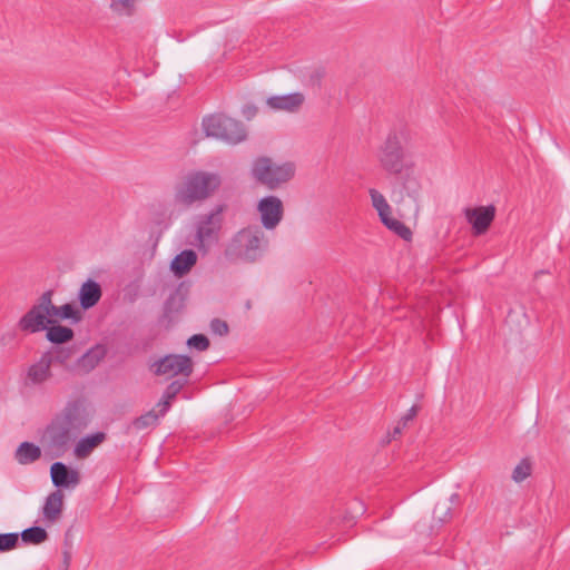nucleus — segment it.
<instances>
[{"label":"nucleus","mask_w":570,"mask_h":570,"mask_svg":"<svg viewBox=\"0 0 570 570\" xmlns=\"http://www.w3.org/2000/svg\"><path fill=\"white\" fill-rule=\"evenodd\" d=\"M197 263V254L193 249L180 252L170 263V269L177 277L185 276Z\"/></svg>","instance_id":"nucleus-16"},{"label":"nucleus","mask_w":570,"mask_h":570,"mask_svg":"<svg viewBox=\"0 0 570 570\" xmlns=\"http://www.w3.org/2000/svg\"><path fill=\"white\" fill-rule=\"evenodd\" d=\"M181 299L178 297V294H173L170 295L166 303H165V312L166 313H171L174 311V307H175V304L178 302V307L175 308V311H178V308L181 307Z\"/></svg>","instance_id":"nucleus-37"},{"label":"nucleus","mask_w":570,"mask_h":570,"mask_svg":"<svg viewBox=\"0 0 570 570\" xmlns=\"http://www.w3.org/2000/svg\"><path fill=\"white\" fill-rule=\"evenodd\" d=\"M570 2V0H568Z\"/></svg>","instance_id":"nucleus-46"},{"label":"nucleus","mask_w":570,"mask_h":570,"mask_svg":"<svg viewBox=\"0 0 570 570\" xmlns=\"http://www.w3.org/2000/svg\"><path fill=\"white\" fill-rule=\"evenodd\" d=\"M257 212L261 215L262 226L272 230L275 229L283 219L284 205L277 196L263 197L257 204Z\"/></svg>","instance_id":"nucleus-9"},{"label":"nucleus","mask_w":570,"mask_h":570,"mask_svg":"<svg viewBox=\"0 0 570 570\" xmlns=\"http://www.w3.org/2000/svg\"><path fill=\"white\" fill-rule=\"evenodd\" d=\"M138 0H110V9L118 16L131 17L136 13Z\"/></svg>","instance_id":"nucleus-26"},{"label":"nucleus","mask_w":570,"mask_h":570,"mask_svg":"<svg viewBox=\"0 0 570 570\" xmlns=\"http://www.w3.org/2000/svg\"><path fill=\"white\" fill-rule=\"evenodd\" d=\"M406 139L404 128L392 129L381 146L379 160L384 170L390 174H401L404 168L403 141Z\"/></svg>","instance_id":"nucleus-6"},{"label":"nucleus","mask_w":570,"mask_h":570,"mask_svg":"<svg viewBox=\"0 0 570 570\" xmlns=\"http://www.w3.org/2000/svg\"><path fill=\"white\" fill-rule=\"evenodd\" d=\"M225 208V205H218L198 222L196 238L199 248H205L217 242L223 223L222 214Z\"/></svg>","instance_id":"nucleus-8"},{"label":"nucleus","mask_w":570,"mask_h":570,"mask_svg":"<svg viewBox=\"0 0 570 570\" xmlns=\"http://www.w3.org/2000/svg\"><path fill=\"white\" fill-rule=\"evenodd\" d=\"M220 177L215 173L195 171L187 176L184 187L177 193V199L184 205L208 198L220 186Z\"/></svg>","instance_id":"nucleus-4"},{"label":"nucleus","mask_w":570,"mask_h":570,"mask_svg":"<svg viewBox=\"0 0 570 570\" xmlns=\"http://www.w3.org/2000/svg\"><path fill=\"white\" fill-rule=\"evenodd\" d=\"M46 331H47V334H46L47 340L49 342H51L52 344H57V345L67 343V342L71 341L75 336V333L70 327L62 326L59 324L56 325L55 323L49 324L48 327L46 328Z\"/></svg>","instance_id":"nucleus-21"},{"label":"nucleus","mask_w":570,"mask_h":570,"mask_svg":"<svg viewBox=\"0 0 570 570\" xmlns=\"http://www.w3.org/2000/svg\"><path fill=\"white\" fill-rule=\"evenodd\" d=\"M150 368L155 375H164L168 379L180 375V379L188 380L194 371V365L187 355L168 354L153 363Z\"/></svg>","instance_id":"nucleus-7"},{"label":"nucleus","mask_w":570,"mask_h":570,"mask_svg":"<svg viewBox=\"0 0 570 570\" xmlns=\"http://www.w3.org/2000/svg\"><path fill=\"white\" fill-rule=\"evenodd\" d=\"M51 364L49 356L42 355L31 364L27 371V380L32 385H40L51 377Z\"/></svg>","instance_id":"nucleus-15"},{"label":"nucleus","mask_w":570,"mask_h":570,"mask_svg":"<svg viewBox=\"0 0 570 570\" xmlns=\"http://www.w3.org/2000/svg\"><path fill=\"white\" fill-rule=\"evenodd\" d=\"M62 570H68L71 562V553L68 550L63 551Z\"/></svg>","instance_id":"nucleus-41"},{"label":"nucleus","mask_w":570,"mask_h":570,"mask_svg":"<svg viewBox=\"0 0 570 570\" xmlns=\"http://www.w3.org/2000/svg\"><path fill=\"white\" fill-rule=\"evenodd\" d=\"M50 476L53 485L58 489L75 487L80 482L79 472L69 468L63 462H55L51 464Z\"/></svg>","instance_id":"nucleus-12"},{"label":"nucleus","mask_w":570,"mask_h":570,"mask_svg":"<svg viewBox=\"0 0 570 570\" xmlns=\"http://www.w3.org/2000/svg\"><path fill=\"white\" fill-rule=\"evenodd\" d=\"M382 223L384 224V226H386L390 230L394 232L402 239L410 240L412 238L411 229L402 222L393 218L392 215H390L387 218H384Z\"/></svg>","instance_id":"nucleus-28"},{"label":"nucleus","mask_w":570,"mask_h":570,"mask_svg":"<svg viewBox=\"0 0 570 570\" xmlns=\"http://www.w3.org/2000/svg\"><path fill=\"white\" fill-rule=\"evenodd\" d=\"M531 474V464L527 459H522L512 472L514 482L520 483Z\"/></svg>","instance_id":"nucleus-30"},{"label":"nucleus","mask_w":570,"mask_h":570,"mask_svg":"<svg viewBox=\"0 0 570 570\" xmlns=\"http://www.w3.org/2000/svg\"><path fill=\"white\" fill-rule=\"evenodd\" d=\"M209 340L204 334H194L187 341V345L197 351H206L209 347Z\"/></svg>","instance_id":"nucleus-32"},{"label":"nucleus","mask_w":570,"mask_h":570,"mask_svg":"<svg viewBox=\"0 0 570 570\" xmlns=\"http://www.w3.org/2000/svg\"><path fill=\"white\" fill-rule=\"evenodd\" d=\"M61 320H70L72 323H78L82 320V314L79 309H77L72 304L67 303L60 306V316Z\"/></svg>","instance_id":"nucleus-29"},{"label":"nucleus","mask_w":570,"mask_h":570,"mask_svg":"<svg viewBox=\"0 0 570 570\" xmlns=\"http://www.w3.org/2000/svg\"><path fill=\"white\" fill-rule=\"evenodd\" d=\"M459 501H460V495L458 493L451 494V497H450L451 503L455 504V503H459Z\"/></svg>","instance_id":"nucleus-43"},{"label":"nucleus","mask_w":570,"mask_h":570,"mask_svg":"<svg viewBox=\"0 0 570 570\" xmlns=\"http://www.w3.org/2000/svg\"><path fill=\"white\" fill-rule=\"evenodd\" d=\"M323 71L322 70H315L312 75H311V80L316 83L317 86H320L321 83V79L323 77Z\"/></svg>","instance_id":"nucleus-42"},{"label":"nucleus","mask_w":570,"mask_h":570,"mask_svg":"<svg viewBox=\"0 0 570 570\" xmlns=\"http://www.w3.org/2000/svg\"><path fill=\"white\" fill-rule=\"evenodd\" d=\"M544 273H546L544 271L535 272L534 277L537 278L539 275L544 274Z\"/></svg>","instance_id":"nucleus-44"},{"label":"nucleus","mask_w":570,"mask_h":570,"mask_svg":"<svg viewBox=\"0 0 570 570\" xmlns=\"http://www.w3.org/2000/svg\"><path fill=\"white\" fill-rule=\"evenodd\" d=\"M246 307L250 308V302H247Z\"/></svg>","instance_id":"nucleus-45"},{"label":"nucleus","mask_w":570,"mask_h":570,"mask_svg":"<svg viewBox=\"0 0 570 570\" xmlns=\"http://www.w3.org/2000/svg\"><path fill=\"white\" fill-rule=\"evenodd\" d=\"M403 189L405 190L409 197L413 198L415 202L417 200L420 194V185L414 177L407 176L404 179Z\"/></svg>","instance_id":"nucleus-33"},{"label":"nucleus","mask_w":570,"mask_h":570,"mask_svg":"<svg viewBox=\"0 0 570 570\" xmlns=\"http://www.w3.org/2000/svg\"><path fill=\"white\" fill-rule=\"evenodd\" d=\"M160 411L157 413L155 410H150L140 416L136 417L131 424L128 426V430L134 429L136 431L145 430L149 426L157 424L158 419L160 417Z\"/></svg>","instance_id":"nucleus-24"},{"label":"nucleus","mask_w":570,"mask_h":570,"mask_svg":"<svg viewBox=\"0 0 570 570\" xmlns=\"http://www.w3.org/2000/svg\"><path fill=\"white\" fill-rule=\"evenodd\" d=\"M56 323L55 320L46 317L43 311L31 307L18 323L19 328L26 333H38L45 331L49 324Z\"/></svg>","instance_id":"nucleus-11"},{"label":"nucleus","mask_w":570,"mask_h":570,"mask_svg":"<svg viewBox=\"0 0 570 570\" xmlns=\"http://www.w3.org/2000/svg\"><path fill=\"white\" fill-rule=\"evenodd\" d=\"M63 508V494L60 490L51 492L43 504L42 514L47 521L55 522L59 519Z\"/></svg>","instance_id":"nucleus-17"},{"label":"nucleus","mask_w":570,"mask_h":570,"mask_svg":"<svg viewBox=\"0 0 570 570\" xmlns=\"http://www.w3.org/2000/svg\"><path fill=\"white\" fill-rule=\"evenodd\" d=\"M368 193L371 196L372 206L376 209L381 222H383L384 218H387L390 215H392V208L385 197L379 190L371 188Z\"/></svg>","instance_id":"nucleus-22"},{"label":"nucleus","mask_w":570,"mask_h":570,"mask_svg":"<svg viewBox=\"0 0 570 570\" xmlns=\"http://www.w3.org/2000/svg\"><path fill=\"white\" fill-rule=\"evenodd\" d=\"M267 247L268 239L261 227L249 225L232 236L224 249V256L230 263H255Z\"/></svg>","instance_id":"nucleus-2"},{"label":"nucleus","mask_w":570,"mask_h":570,"mask_svg":"<svg viewBox=\"0 0 570 570\" xmlns=\"http://www.w3.org/2000/svg\"><path fill=\"white\" fill-rule=\"evenodd\" d=\"M294 175L293 163L276 165L268 157L255 159L252 167V176L255 180L272 190L291 180Z\"/></svg>","instance_id":"nucleus-5"},{"label":"nucleus","mask_w":570,"mask_h":570,"mask_svg":"<svg viewBox=\"0 0 570 570\" xmlns=\"http://www.w3.org/2000/svg\"><path fill=\"white\" fill-rule=\"evenodd\" d=\"M101 357H102V354L100 356H94V355H91V353H87L82 356V360L88 361L90 363L91 367H94L99 362V360Z\"/></svg>","instance_id":"nucleus-40"},{"label":"nucleus","mask_w":570,"mask_h":570,"mask_svg":"<svg viewBox=\"0 0 570 570\" xmlns=\"http://www.w3.org/2000/svg\"><path fill=\"white\" fill-rule=\"evenodd\" d=\"M202 125L206 137H213L229 145L239 144L247 137L244 125L224 114L209 115L203 119Z\"/></svg>","instance_id":"nucleus-3"},{"label":"nucleus","mask_w":570,"mask_h":570,"mask_svg":"<svg viewBox=\"0 0 570 570\" xmlns=\"http://www.w3.org/2000/svg\"><path fill=\"white\" fill-rule=\"evenodd\" d=\"M305 101L302 92H292L282 96H272L266 99V105L277 111L296 112Z\"/></svg>","instance_id":"nucleus-13"},{"label":"nucleus","mask_w":570,"mask_h":570,"mask_svg":"<svg viewBox=\"0 0 570 570\" xmlns=\"http://www.w3.org/2000/svg\"><path fill=\"white\" fill-rule=\"evenodd\" d=\"M46 317H49L52 320V317H58L60 316V306H56L55 304L51 305L46 312Z\"/></svg>","instance_id":"nucleus-39"},{"label":"nucleus","mask_w":570,"mask_h":570,"mask_svg":"<svg viewBox=\"0 0 570 570\" xmlns=\"http://www.w3.org/2000/svg\"><path fill=\"white\" fill-rule=\"evenodd\" d=\"M73 351L68 347H53L50 351L45 352V355L49 356L50 364H60L67 366L68 362L72 357Z\"/></svg>","instance_id":"nucleus-25"},{"label":"nucleus","mask_w":570,"mask_h":570,"mask_svg":"<svg viewBox=\"0 0 570 570\" xmlns=\"http://www.w3.org/2000/svg\"><path fill=\"white\" fill-rule=\"evenodd\" d=\"M19 544V533H0V552L16 549Z\"/></svg>","instance_id":"nucleus-31"},{"label":"nucleus","mask_w":570,"mask_h":570,"mask_svg":"<svg viewBox=\"0 0 570 570\" xmlns=\"http://www.w3.org/2000/svg\"><path fill=\"white\" fill-rule=\"evenodd\" d=\"M102 289L98 282L88 278L82 283L79 293L78 299L82 309H89L94 307L101 298Z\"/></svg>","instance_id":"nucleus-14"},{"label":"nucleus","mask_w":570,"mask_h":570,"mask_svg":"<svg viewBox=\"0 0 570 570\" xmlns=\"http://www.w3.org/2000/svg\"><path fill=\"white\" fill-rule=\"evenodd\" d=\"M41 456V450L32 442L24 441L16 450L14 459L26 465L36 462Z\"/></svg>","instance_id":"nucleus-20"},{"label":"nucleus","mask_w":570,"mask_h":570,"mask_svg":"<svg viewBox=\"0 0 570 570\" xmlns=\"http://www.w3.org/2000/svg\"><path fill=\"white\" fill-rule=\"evenodd\" d=\"M19 535L26 544H40L48 539V532L43 528L36 525L24 529Z\"/></svg>","instance_id":"nucleus-23"},{"label":"nucleus","mask_w":570,"mask_h":570,"mask_svg":"<svg viewBox=\"0 0 570 570\" xmlns=\"http://www.w3.org/2000/svg\"><path fill=\"white\" fill-rule=\"evenodd\" d=\"M210 330L214 334H217L219 336L227 335L229 332L228 324L220 320V318H214L210 322Z\"/></svg>","instance_id":"nucleus-36"},{"label":"nucleus","mask_w":570,"mask_h":570,"mask_svg":"<svg viewBox=\"0 0 570 570\" xmlns=\"http://www.w3.org/2000/svg\"><path fill=\"white\" fill-rule=\"evenodd\" d=\"M52 295L53 291L49 289L42 293V295L39 297L38 302L33 305L37 309L46 312L52 303Z\"/></svg>","instance_id":"nucleus-34"},{"label":"nucleus","mask_w":570,"mask_h":570,"mask_svg":"<svg viewBox=\"0 0 570 570\" xmlns=\"http://www.w3.org/2000/svg\"><path fill=\"white\" fill-rule=\"evenodd\" d=\"M451 508L445 503H438L434 509V518H436L441 523L446 522L451 519Z\"/></svg>","instance_id":"nucleus-35"},{"label":"nucleus","mask_w":570,"mask_h":570,"mask_svg":"<svg viewBox=\"0 0 570 570\" xmlns=\"http://www.w3.org/2000/svg\"><path fill=\"white\" fill-rule=\"evenodd\" d=\"M258 109L255 105H246L243 107L242 114L247 119L250 120L257 114Z\"/></svg>","instance_id":"nucleus-38"},{"label":"nucleus","mask_w":570,"mask_h":570,"mask_svg":"<svg viewBox=\"0 0 570 570\" xmlns=\"http://www.w3.org/2000/svg\"><path fill=\"white\" fill-rule=\"evenodd\" d=\"M90 423L82 399L70 400L57 413L42 434V443L53 458L62 456Z\"/></svg>","instance_id":"nucleus-1"},{"label":"nucleus","mask_w":570,"mask_h":570,"mask_svg":"<svg viewBox=\"0 0 570 570\" xmlns=\"http://www.w3.org/2000/svg\"><path fill=\"white\" fill-rule=\"evenodd\" d=\"M187 383V379H177L166 387L161 400L157 404V406L160 407V415H165L169 411L171 406V401L177 396V394L184 389V386Z\"/></svg>","instance_id":"nucleus-19"},{"label":"nucleus","mask_w":570,"mask_h":570,"mask_svg":"<svg viewBox=\"0 0 570 570\" xmlns=\"http://www.w3.org/2000/svg\"><path fill=\"white\" fill-rule=\"evenodd\" d=\"M419 409V405H412L409 409V411L400 419V421L393 428V431L389 434V442L392 439L395 440L397 436L402 434L403 430L407 426L409 422L413 421V419L417 415Z\"/></svg>","instance_id":"nucleus-27"},{"label":"nucleus","mask_w":570,"mask_h":570,"mask_svg":"<svg viewBox=\"0 0 570 570\" xmlns=\"http://www.w3.org/2000/svg\"><path fill=\"white\" fill-rule=\"evenodd\" d=\"M495 217V207L493 205L479 206L465 209V218L471 224L473 234L479 236L484 234Z\"/></svg>","instance_id":"nucleus-10"},{"label":"nucleus","mask_w":570,"mask_h":570,"mask_svg":"<svg viewBox=\"0 0 570 570\" xmlns=\"http://www.w3.org/2000/svg\"><path fill=\"white\" fill-rule=\"evenodd\" d=\"M106 439L104 432H96L81 438L75 445L73 453L78 459H86Z\"/></svg>","instance_id":"nucleus-18"}]
</instances>
